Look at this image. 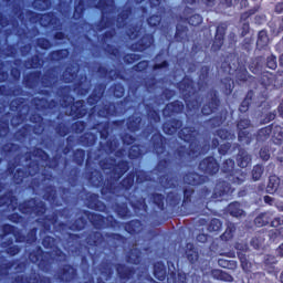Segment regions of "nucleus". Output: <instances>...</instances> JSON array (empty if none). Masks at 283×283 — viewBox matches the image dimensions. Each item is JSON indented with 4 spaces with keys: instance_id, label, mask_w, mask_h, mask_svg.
Here are the masks:
<instances>
[{
    "instance_id": "nucleus-27",
    "label": "nucleus",
    "mask_w": 283,
    "mask_h": 283,
    "mask_svg": "<svg viewBox=\"0 0 283 283\" xmlns=\"http://www.w3.org/2000/svg\"><path fill=\"white\" fill-rule=\"evenodd\" d=\"M22 85L25 90H39L41 85V71H30L23 75Z\"/></svg>"
},
{
    "instance_id": "nucleus-55",
    "label": "nucleus",
    "mask_w": 283,
    "mask_h": 283,
    "mask_svg": "<svg viewBox=\"0 0 283 283\" xmlns=\"http://www.w3.org/2000/svg\"><path fill=\"white\" fill-rule=\"evenodd\" d=\"M87 10V2L85 0H75L73 19L74 21H81L85 17Z\"/></svg>"
},
{
    "instance_id": "nucleus-56",
    "label": "nucleus",
    "mask_w": 283,
    "mask_h": 283,
    "mask_svg": "<svg viewBox=\"0 0 283 283\" xmlns=\"http://www.w3.org/2000/svg\"><path fill=\"white\" fill-rule=\"evenodd\" d=\"M97 74H99V76H109V74H114V76H111L109 80L114 81L115 78H119L120 81H127V78L125 77V75H123L120 73V71H114V69H107L106 66L99 65L97 67Z\"/></svg>"
},
{
    "instance_id": "nucleus-48",
    "label": "nucleus",
    "mask_w": 283,
    "mask_h": 283,
    "mask_svg": "<svg viewBox=\"0 0 283 283\" xmlns=\"http://www.w3.org/2000/svg\"><path fill=\"white\" fill-rule=\"evenodd\" d=\"M67 56H70V49H57L49 53L48 61H50V63H61V61H65Z\"/></svg>"
},
{
    "instance_id": "nucleus-28",
    "label": "nucleus",
    "mask_w": 283,
    "mask_h": 283,
    "mask_svg": "<svg viewBox=\"0 0 283 283\" xmlns=\"http://www.w3.org/2000/svg\"><path fill=\"white\" fill-rule=\"evenodd\" d=\"M115 270L120 282H129V280H134V275H136V268L125 263L115 264Z\"/></svg>"
},
{
    "instance_id": "nucleus-15",
    "label": "nucleus",
    "mask_w": 283,
    "mask_h": 283,
    "mask_svg": "<svg viewBox=\"0 0 283 283\" xmlns=\"http://www.w3.org/2000/svg\"><path fill=\"white\" fill-rule=\"evenodd\" d=\"M167 145H169V139L165 137L160 132H156L150 137V147L153 154L160 158V156H171V153L167 150Z\"/></svg>"
},
{
    "instance_id": "nucleus-5",
    "label": "nucleus",
    "mask_w": 283,
    "mask_h": 283,
    "mask_svg": "<svg viewBox=\"0 0 283 283\" xmlns=\"http://www.w3.org/2000/svg\"><path fill=\"white\" fill-rule=\"evenodd\" d=\"M182 112H185V103L180 102V99L169 102L163 108L164 118H169L161 124V129L166 136H176V134H180V129L186 127L182 119L171 117L178 116L179 114H182Z\"/></svg>"
},
{
    "instance_id": "nucleus-53",
    "label": "nucleus",
    "mask_w": 283,
    "mask_h": 283,
    "mask_svg": "<svg viewBox=\"0 0 283 283\" xmlns=\"http://www.w3.org/2000/svg\"><path fill=\"white\" fill-rule=\"evenodd\" d=\"M114 27H116L114 22V17H109L106 12H102L99 21L96 24L97 32H103V30H107V28Z\"/></svg>"
},
{
    "instance_id": "nucleus-30",
    "label": "nucleus",
    "mask_w": 283,
    "mask_h": 283,
    "mask_svg": "<svg viewBox=\"0 0 283 283\" xmlns=\"http://www.w3.org/2000/svg\"><path fill=\"white\" fill-rule=\"evenodd\" d=\"M268 193H276L280 198H283V180L280 177L272 175L269 177L266 186Z\"/></svg>"
},
{
    "instance_id": "nucleus-64",
    "label": "nucleus",
    "mask_w": 283,
    "mask_h": 283,
    "mask_svg": "<svg viewBox=\"0 0 283 283\" xmlns=\"http://www.w3.org/2000/svg\"><path fill=\"white\" fill-rule=\"evenodd\" d=\"M269 48V33L266 30H261L258 33L256 50H266Z\"/></svg>"
},
{
    "instance_id": "nucleus-45",
    "label": "nucleus",
    "mask_w": 283,
    "mask_h": 283,
    "mask_svg": "<svg viewBox=\"0 0 283 283\" xmlns=\"http://www.w3.org/2000/svg\"><path fill=\"white\" fill-rule=\"evenodd\" d=\"M43 198L53 207H61V201H59V195L56 193V188L54 186H46Z\"/></svg>"
},
{
    "instance_id": "nucleus-2",
    "label": "nucleus",
    "mask_w": 283,
    "mask_h": 283,
    "mask_svg": "<svg viewBox=\"0 0 283 283\" xmlns=\"http://www.w3.org/2000/svg\"><path fill=\"white\" fill-rule=\"evenodd\" d=\"M0 207H8L11 211L17 209L22 216H35L38 222L44 233H52V227L59 224V214L53 212L48 213V205L45 201L39 200L38 198H29L19 203V198L14 196V191L9 190L0 196Z\"/></svg>"
},
{
    "instance_id": "nucleus-32",
    "label": "nucleus",
    "mask_w": 283,
    "mask_h": 283,
    "mask_svg": "<svg viewBox=\"0 0 283 283\" xmlns=\"http://www.w3.org/2000/svg\"><path fill=\"white\" fill-rule=\"evenodd\" d=\"M182 180L185 185H190L191 187H198L199 185H205L207 177L196 171H188L184 174Z\"/></svg>"
},
{
    "instance_id": "nucleus-23",
    "label": "nucleus",
    "mask_w": 283,
    "mask_h": 283,
    "mask_svg": "<svg viewBox=\"0 0 283 283\" xmlns=\"http://www.w3.org/2000/svg\"><path fill=\"white\" fill-rule=\"evenodd\" d=\"M92 90V81L87 77V74L81 73L77 81L73 84V91L77 96H87Z\"/></svg>"
},
{
    "instance_id": "nucleus-60",
    "label": "nucleus",
    "mask_w": 283,
    "mask_h": 283,
    "mask_svg": "<svg viewBox=\"0 0 283 283\" xmlns=\"http://www.w3.org/2000/svg\"><path fill=\"white\" fill-rule=\"evenodd\" d=\"M120 143H118L116 137H111L109 139H106L105 143H99V148L103 149V151H106V154H114L116 149H118Z\"/></svg>"
},
{
    "instance_id": "nucleus-13",
    "label": "nucleus",
    "mask_w": 283,
    "mask_h": 283,
    "mask_svg": "<svg viewBox=\"0 0 283 283\" xmlns=\"http://www.w3.org/2000/svg\"><path fill=\"white\" fill-rule=\"evenodd\" d=\"M221 174L232 182V185H242L247 180V172L235 168V160L232 158L224 159L221 164Z\"/></svg>"
},
{
    "instance_id": "nucleus-3",
    "label": "nucleus",
    "mask_w": 283,
    "mask_h": 283,
    "mask_svg": "<svg viewBox=\"0 0 283 283\" xmlns=\"http://www.w3.org/2000/svg\"><path fill=\"white\" fill-rule=\"evenodd\" d=\"M177 88L179 90L182 98L186 103V109L189 118L196 120L200 116H211L220 109L222 101L220 99V93L216 88H211L207 94V102L202 105V102L198 98H192L198 94L196 88V82L189 76H184L181 81L177 83Z\"/></svg>"
},
{
    "instance_id": "nucleus-9",
    "label": "nucleus",
    "mask_w": 283,
    "mask_h": 283,
    "mask_svg": "<svg viewBox=\"0 0 283 283\" xmlns=\"http://www.w3.org/2000/svg\"><path fill=\"white\" fill-rule=\"evenodd\" d=\"M132 97L126 96L119 102H104L97 106L96 112L99 118H109V116H123L132 109Z\"/></svg>"
},
{
    "instance_id": "nucleus-22",
    "label": "nucleus",
    "mask_w": 283,
    "mask_h": 283,
    "mask_svg": "<svg viewBox=\"0 0 283 283\" xmlns=\"http://www.w3.org/2000/svg\"><path fill=\"white\" fill-rule=\"evenodd\" d=\"M134 14V7L124 6L120 8L119 12L114 18V23L117 30H123V28H127V23H129V19H132Z\"/></svg>"
},
{
    "instance_id": "nucleus-36",
    "label": "nucleus",
    "mask_w": 283,
    "mask_h": 283,
    "mask_svg": "<svg viewBox=\"0 0 283 283\" xmlns=\"http://www.w3.org/2000/svg\"><path fill=\"white\" fill-rule=\"evenodd\" d=\"M154 61V72H158V70H167L169 67V61L167 60V51L165 49L159 50V52L155 55Z\"/></svg>"
},
{
    "instance_id": "nucleus-24",
    "label": "nucleus",
    "mask_w": 283,
    "mask_h": 283,
    "mask_svg": "<svg viewBox=\"0 0 283 283\" xmlns=\"http://www.w3.org/2000/svg\"><path fill=\"white\" fill-rule=\"evenodd\" d=\"M82 213L86 216L88 222L97 231H103V229H107V219L105 216L92 212L90 210H82Z\"/></svg>"
},
{
    "instance_id": "nucleus-57",
    "label": "nucleus",
    "mask_w": 283,
    "mask_h": 283,
    "mask_svg": "<svg viewBox=\"0 0 283 283\" xmlns=\"http://www.w3.org/2000/svg\"><path fill=\"white\" fill-rule=\"evenodd\" d=\"M185 255L190 264H196L200 259V253L193 243H186Z\"/></svg>"
},
{
    "instance_id": "nucleus-38",
    "label": "nucleus",
    "mask_w": 283,
    "mask_h": 283,
    "mask_svg": "<svg viewBox=\"0 0 283 283\" xmlns=\"http://www.w3.org/2000/svg\"><path fill=\"white\" fill-rule=\"evenodd\" d=\"M196 190L193 188H184V198L181 201V208L184 211H188V216H191V207H193V195Z\"/></svg>"
},
{
    "instance_id": "nucleus-62",
    "label": "nucleus",
    "mask_w": 283,
    "mask_h": 283,
    "mask_svg": "<svg viewBox=\"0 0 283 283\" xmlns=\"http://www.w3.org/2000/svg\"><path fill=\"white\" fill-rule=\"evenodd\" d=\"M273 218V212H261L254 219L255 227H266L271 224V220Z\"/></svg>"
},
{
    "instance_id": "nucleus-7",
    "label": "nucleus",
    "mask_w": 283,
    "mask_h": 283,
    "mask_svg": "<svg viewBox=\"0 0 283 283\" xmlns=\"http://www.w3.org/2000/svg\"><path fill=\"white\" fill-rule=\"evenodd\" d=\"M233 193V188H231V184L223 179H219L216 182L214 189L211 192V188L205 186L202 187L195 199L193 203L196 207H207L211 200L214 202H222L226 198H229Z\"/></svg>"
},
{
    "instance_id": "nucleus-14",
    "label": "nucleus",
    "mask_w": 283,
    "mask_h": 283,
    "mask_svg": "<svg viewBox=\"0 0 283 283\" xmlns=\"http://www.w3.org/2000/svg\"><path fill=\"white\" fill-rule=\"evenodd\" d=\"M27 17L30 23H39L41 28H54L59 21L54 12L36 13L35 11L27 10Z\"/></svg>"
},
{
    "instance_id": "nucleus-41",
    "label": "nucleus",
    "mask_w": 283,
    "mask_h": 283,
    "mask_svg": "<svg viewBox=\"0 0 283 283\" xmlns=\"http://www.w3.org/2000/svg\"><path fill=\"white\" fill-rule=\"evenodd\" d=\"M105 242V237L102 234L101 231H92L85 238V243L88 247H103Z\"/></svg>"
},
{
    "instance_id": "nucleus-6",
    "label": "nucleus",
    "mask_w": 283,
    "mask_h": 283,
    "mask_svg": "<svg viewBox=\"0 0 283 283\" xmlns=\"http://www.w3.org/2000/svg\"><path fill=\"white\" fill-rule=\"evenodd\" d=\"M56 96L60 98V105L63 109H70L69 116L78 120L87 116L88 109L84 99H77L72 95V86L62 85L56 90Z\"/></svg>"
},
{
    "instance_id": "nucleus-8",
    "label": "nucleus",
    "mask_w": 283,
    "mask_h": 283,
    "mask_svg": "<svg viewBox=\"0 0 283 283\" xmlns=\"http://www.w3.org/2000/svg\"><path fill=\"white\" fill-rule=\"evenodd\" d=\"M143 24H130L126 30V35L130 41H135L130 44L129 50L132 52H147L156 43L154 33H144ZM142 34V35H140ZM137 39V40H136Z\"/></svg>"
},
{
    "instance_id": "nucleus-42",
    "label": "nucleus",
    "mask_w": 283,
    "mask_h": 283,
    "mask_svg": "<svg viewBox=\"0 0 283 283\" xmlns=\"http://www.w3.org/2000/svg\"><path fill=\"white\" fill-rule=\"evenodd\" d=\"M52 262H54L52 252L44 251V254H42L40 261H38V268L40 269V271H43L44 273H50V271H52Z\"/></svg>"
},
{
    "instance_id": "nucleus-10",
    "label": "nucleus",
    "mask_w": 283,
    "mask_h": 283,
    "mask_svg": "<svg viewBox=\"0 0 283 283\" xmlns=\"http://www.w3.org/2000/svg\"><path fill=\"white\" fill-rule=\"evenodd\" d=\"M7 174L12 176L14 185H23L25 178H32L39 174V161H30L27 168H17L15 163H9L7 166Z\"/></svg>"
},
{
    "instance_id": "nucleus-51",
    "label": "nucleus",
    "mask_w": 283,
    "mask_h": 283,
    "mask_svg": "<svg viewBox=\"0 0 283 283\" xmlns=\"http://www.w3.org/2000/svg\"><path fill=\"white\" fill-rule=\"evenodd\" d=\"M130 207L134 211L135 214L137 216H142V211L143 213H148L149 212V206H147V199H145V197H140L135 201L130 202Z\"/></svg>"
},
{
    "instance_id": "nucleus-49",
    "label": "nucleus",
    "mask_w": 283,
    "mask_h": 283,
    "mask_svg": "<svg viewBox=\"0 0 283 283\" xmlns=\"http://www.w3.org/2000/svg\"><path fill=\"white\" fill-rule=\"evenodd\" d=\"M78 77V69L74 65H69L65 67L61 75V81L63 83H74Z\"/></svg>"
},
{
    "instance_id": "nucleus-17",
    "label": "nucleus",
    "mask_w": 283,
    "mask_h": 283,
    "mask_svg": "<svg viewBox=\"0 0 283 283\" xmlns=\"http://www.w3.org/2000/svg\"><path fill=\"white\" fill-rule=\"evenodd\" d=\"M166 205L169 211L176 213V216H189V211L182 208V196L176 191L166 193Z\"/></svg>"
},
{
    "instance_id": "nucleus-31",
    "label": "nucleus",
    "mask_w": 283,
    "mask_h": 283,
    "mask_svg": "<svg viewBox=\"0 0 283 283\" xmlns=\"http://www.w3.org/2000/svg\"><path fill=\"white\" fill-rule=\"evenodd\" d=\"M227 34V27L220 24L216 29L214 40L211 45L212 52H220L224 45V36Z\"/></svg>"
},
{
    "instance_id": "nucleus-37",
    "label": "nucleus",
    "mask_w": 283,
    "mask_h": 283,
    "mask_svg": "<svg viewBox=\"0 0 283 283\" xmlns=\"http://www.w3.org/2000/svg\"><path fill=\"white\" fill-rule=\"evenodd\" d=\"M228 118H229V109L221 108L220 112L216 114V116L209 119V125L212 129H216V127H222V125L227 123Z\"/></svg>"
},
{
    "instance_id": "nucleus-33",
    "label": "nucleus",
    "mask_w": 283,
    "mask_h": 283,
    "mask_svg": "<svg viewBox=\"0 0 283 283\" xmlns=\"http://www.w3.org/2000/svg\"><path fill=\"white\" fill-rule=\"evenodd\" d=\"M48 127L54 129L55 134L60 136V138H65L67 134H70V126L65 122H57L56 119H46Z\"/></svg>"
},
{
    "instance_id": "nucleus-54",
    "label": "nucleus",
    "mask_w": 283,
    "mask_h": 283,
    "mask_svg": "<svg viewBox=\"0 0 283 283\" xmlns=\"http://www.w3.org/2000/svg\"><path fill=\"white\" fill-rule=\"evenodd\" d=\"M254 101H255V92H253V90H249L239 106V112L241 114H247V112L251 109V104L254 103Z\"/></svg>"
},
{
    "instance_id": "nucleus-58",
    "label": "nucleus",
    "mask_w": 283,
    "mask_h": 283,
    "mask_svg": "<svg viewBox=\"0 0 283 283\" xmlns=\"http://www.w3.org/2000/svg\"><path fill=\"white\" fill-rule=\"evenodd\" d=\"M126 261L128 264H134L135 266H138L140 262H143V251L138 248H133L128 251V254L126 255Z\"/></svg>"
},
{
    "instance_id": "nucleus-18",
    "label": "nucleus",
    "mask_w": 283,
    "mask_h": 283,
    "mask_svg": "<svg viewBox=\"0 0 283 283\" xmlns=\"http://www.w3.org/2000/svg\"><path fill=\"white\" fill-rule=\"evenodd\" d=\"M107 90V84L101 82V83H97L95 85V87L93 88V92L92 94H90L86 98V103L91 108V112L88 114V118H92L94 112H96V109L98 108V103H101L102 98L105 96V92Z\"/></svg>"
},
{
    "instance_id": "nucleus-44",
    "label": "nucleus",
    "mask_w": 283,
    "mask_h": 283,
    "mask_svg": "<svg viewBox=\"0 0 283 283\" xmlns=\"http://www.w3.org/2000/svg\"><path fill=\"white\" fill-rule=\"evenodd\" d=\"M17 260H8L6 255H0V275L8 277L10 271L17 266Z\"/></svg>"
},
{
    "instance_id": "nucleus-4",
    "label": "nucleus",
    "mask_w": 283,
    "mask_h": 283,
    "mask_svg": "<svg viewBox=\"0 0 283 283\" xmlns=\"http://www.w3.org/2000/svg\"><path fill=\"white\" fill-rule=\"evenodd\" d=\"M198 136H200V132L193 126H186L179 130L178 138L189 144V147L180 145L174 150V156L177 157L179 163H193L199 154H208L210 149H218L220 147L218 138H212L211 144L205 142L200 145Z\"/></svg>"
},
{
    "instance_id": "nucleus-47",
    "label": "nucleus",
    "mask_w": 283,
    "mask_h": 283,
    "mask_svg": "<svg viewBox=\"0 0 283 283\" xmlns=\"http://www.w3.org/2000/svg\"><path fill=\"white\" fill-rule=\"evenodd\" d=\"M153 275L159 282H165L167 280V265H165V262L157 261L154 263Z\"/></svg>"
},
{
    "instance_id": "nucleus-43",
    "label": "nucleus",
    "mask_w": 283,
    "mask_h": 283,
    "mask_svg": "<svg viewBox=\"0 0 283 283\" xmlns=\"http://www.w3.org/2000/svg\"><path fill=\"white\" fill-rule=\"evenodd\" d=\"M82 211L80 210V217L70 222V231H84L86 229L88 219Z\"/></svg>"
},
{
    "instance_id": "nucleus-25",
    "label": "nucleus",
    "mask_w": 283,
    "mask_h": 283,
    "mask_svg": "<svg viewBox=\"0 0 283 283\" xmlns=\"http://www.w3.org/2000/svg\"><path fill=\"white\" fill-rule=\"evenodd\" d=\"M85 202L87 209H92V211H98L99 213L107 211V205L101 201V197L96 193L85 192Z\"/></svg>"
},
{
    "instance_id": "nucleus-50",
    "label": "nucleus",
    "mask_w": 283,
    "mask_h": 283,
    "mask_svg": "<svg viewBox=\"0 0 283 283\" xmlns=\"http://www.w3.org/2000/svg\"><path fill=\"white\" fill-rule=\"evenodd\" d=\"M78 143L82 147H94L98 143V135L92 132H86L78 137Z\"/></svg>"
},
{
    "instance_id": "nucleus-11",
    "label": "nucleus",
    "mask_w": 283,
    "mask_h": 283,
    "mask_svg": "<svg viewBox=\"0 0 283 283\" xmlns=\"http://www.w3.org/2000/svg\"><path fill=\"white\" fill-rule=\"evenodd\" d=\"M255 138L256 143H266L271 139L274 145H283V123L270 124L260 128Z\"/></svg>"
},
{
    "instance_id": "nucleus-12",
    "label": "nucleus",
    "mask_w": 283,
    "mask_h": 283,
    "mask_svg": "<svg viewBox=\"0 0 283 283\" xmlns=\"http://www.w3.org/2000/svg\"><path fill=\"white\" fill-rule=\"evenodd\" d=\"M169 167H171V159L163 158L157 161L154 171L164 189H176V177L169 176Z\"/></svg>"
},
{
    "instance_id": "nucleus-40",
    "label": "nucleus",
    "mask_w": 283,
    "mask_h": 283,
    "mask_svg": "<svg viewBox=\"0 0 283 283\" xmlns=\"http://www.w3.org/2000/svg\"><path fill=\"white\" fill-rule=\"evenodd\" d=\"M91 129H96L102 140H107L112 132V125L109 122H96L91 126Z\"/></svg>"
},
{
    "instance_id": "nucleus-63",
    "label": "nucleus",
    "mask_w": 283,
    "mask_h": 283,
    "mask_svg": "<svg viewBox=\"0 0 283 283\" xmlns=\"http://www.w3.org/2000/svg\"><path fill=\"white\" fill-rule=\"evenodd\" d=\"M277 78L276 74H273L271 72H263L261 75V85L265 87V90H269V87H275V81Z\"/></svg>"
},
{
    "instance_id": "nucleus-35",
    "label": "nucleus",
    "mask_w": 283,
    "mask_h": 283,
    "mask_svg": "<svg viewBox=\"0 0 283 283\" xmlns=\"http://www.w3.org/2000/svg\"><path fill=\"white\" fill-rule=\"evenodd\" d=\"M126 128L130 134H136L143 129V116L140 115H129L126 119Z\"/></svg>"
},
{
    "instance_id": "nucleus-20",
    "label": "nucleus",
    "mask_w": 283,
    "mask_h": 283,
    "mask_svg": "<svg viewBox=\"0 0 283 283\" xmlns=\"http://www.w3.org/2000/svg\"><path fill=\"white\" fill-rule=\"evenodd\" d=\"M198 169L205 176H217L220 171V163L213 156H207L198 164Z\"/></svg>"
},
{
    "instance_id": "nucleus-26",
    "label": "nucleus",
    "mask_w": 283,
    "mask_h": 283,
    "mask_svg": "<svg viewBox=\"0 0 283 283\" xmlns=\"http://www.w3.org/2000/svg\"><path fill=\"white\" fill-rule=\"evenodd\" d=\"M120 198L113 199V201H106L111 205L112 209H114L116 216H118L122 220H128V218H134L132 210H129V206L127 202H118Z\"/></svg>"
},
{
    "instance_id": "nucleus-34",
    "label": "nucleus",
    "mask_w": 283,
    "mask_h": 283,
    "mask_svg": "<svg viewBox=\"0 0 283 283\" xmlns=\"http://www.w3.org/2000/svg\"><path fill=\"white\" fill-rule=\"evenodd\" d=\"M124 231L129 235H140L143 233V221L140 219H133L123 223Z\"/></svg>"
},
{
    "instance_id": "nucleus-46",
    "label": "nucleus",
    "mask_w": 283,
    "mask_h": 283,
    "mask_svg": "<svg viewBox=\"0 0 283 283\" xmlns=\"http://www.w3.org/2000/svg\"><path fill=\"white\" fill-rule=\"evenodd\" d=\"M43 65H45V60L40 54H33L24 61V67L27 70H41Z\"/></svg>"
},
{
    "instance_id": "nucleus-61",
    "label": "nucleus",
    "mask_w": 283,
    "mask_h": 283,
    "mask_svg": "<svg viewBox=\"0 0 283 283\" xmlns=\"http://www.w3.org/2000/svg\"><path fill=\"white\" fill-rule=\"evenodd\" d=\"M165 200H167V198L160 192L150 193V201L153 202L154 207L163 212L167 210V208L165 207Z\"/></svg>"
},
{
    "instance_id": "nucleus-39",
    "label": "nucleus",
    "mask_w": 283,
    "mask_h": 283,
    "mask_svg": "<svg viewBox=\"0 0 283 283\" xmlns=\"http://www.w3.org/2000/svg\"><path fill=\"white\" fill-rule=\"evenodd\" d=\"M0 247L4 250L7 255H10V258H14V255H19V253H21V247L14 245V239L12 237L8 238L6 241H2Z\"/></svg>"
},
{
    "instance_id": "nucleus-29",
    "label": "nucleus",
    "mask_w": 283,
    "mask_h": 283,
    "mask_svg": "<svg viewBox=\"0 0 283 283\" xmlns=\"http://www.w3.org/2000/svg\"><path fill=\"white\" fill-rule=\"evenodd\" d=\"M233 149H239V153L237 154L238 167H240L241 169H247V167L251 165L253 158L251 157L249 151H247V149L240 148V144H233Z\"/></svg>"
},
{
    "instance_id": "nucleus-59",
    "label": "nucleus",
    "mask_w": 283,
    "mask_h": 283,
    "mask_svg": "<svg viewBox=\"0 0 283 283\" xmlns=\"http://www.w3.org/2000/svg\"><path fill=\"white\" fill-rule=\"evenodd\" d=\"M226 213H229L232 218H242V216H244V210L239 201H233L227 206Z\"/></svg>"
},
{
    "instance_id": "nucleus-16",
    "label": "nucleus",
    "mask_w": 283,
    "mask_h": 283,
    "mask_svg": "<svg viewBox=\"0 0 283 283\" xmlns=\"http://www.w3.org/2000/svg\"><path fill=\"white\" fill-rule=\"evenodd\" d=\"M61 72L59 66H50L44 72H41V87L44 90H54L59 85Z\"/></svg>"
},
{
    "instance_id": "nucleus-19",
    "label": "nucleus",
    "mask_w": 283,
    "mask_h": 283,
    "mask_svg": "<svg viewBox=\"0 0 283 283\" xmlns=\"http://www.w3.org/2000/svg\"><path fill=\"white\" fill-rule=\"evenodd\" d=\"M77 279L78 270L70 263H66L59 268L55 273V280L60 283H72Z\"/></svg>"
},
{
    "instance_id": "nucleus-1",
    "label": "nucleus",
    "mask_w": 283,
    "mask_h": 283,
    "mask_svg": "<svg viewBox=\"0 0 283 283\" xmlns=\"http://www.w3.org/2000/svg\"><path fill=\"white\" fill-rule=\"evenodd\" d=\"M99 167L103 171H109L111 179H105L103 171L96 168L85 172V178L95 189H101V196L106 202H112L116 198H125L124 193L132 191L136 182V171H129V161L125 159L116 160L108 157L99 160ZM127 171H129L127 174ZM125 174H127L125 176ZM123 176H125L123 178ZM120 178H123L120 180ZM118 180H120L118 182ZM118 182V184H116Z\"/></svg>"
},
{
    "instance_id": "nucleus-52",
    "label": "nucleus",
    "mask_w": 283,
    "mask_h": 283,
    "mask_svg": "<svg viewBox=\"0 0 283 283\" xmlns=\"http://www.w3.org/2000/svg\"><path fill=\"white\" fill-rule=\"evenodd\" d=\"M145 154H147V148L142 144H134L128 148L129 160H138V158H143Z\"/></svg>"
},
{
    "instance_id": "nucleus-21",
    "label": "nucleus",
    "mask_w": 283,
    "mask_h": 283,
    "mask_svg": "<svg viewBox=\"0 0 283 283\" xmlns=\"http://www.w3.org/2000/svg\"><path fill=\"white\" fill-rule=\"evenodd\" d=\"M31 105L34 107L35 112H54L59 107V101L48 99L45 97H33L31 99Z\"/></svg>"
}]
</instances>
